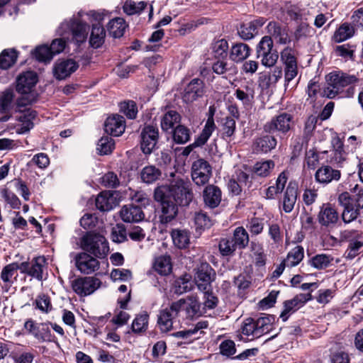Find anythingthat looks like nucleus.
Instances as JSON below:
<instances>
[{
	"mask_svg": "<svg viewBox=\"0 0 363 363\" xmlns=\"http://www.w3.org/2000/svg\"><path fill=\"white\" fill-rule=\"evenodd\" d=\"M36 111L31 109H27L22 113L18 118V121L21 123L17 128V133L23 134L32 129L33 127V121L36 117Z\"/></svg>",
	"mask_w": 363,
	"mask_h": 363,
	"instance_id": "obj_27",
	"label": "nucleus"
},
{
	"mask_svg": "<svg viewBox=\"0 0 363 363\" xmlns=\"http://www.w3.org/2000/svg\"><path fill=\"white\" fill-rule=\"evenodd\" d=\"M45 264V259L44 257H37L30 262H23L19 263L20 272L26 274L39 281L43 279V267Z\"/></svg>",
	"mask_w": 363,
	"mask_h": 363,
	"instance_id": "obj_17",
	"label": "nucleus"
},
{
	"mask_svg": "<svg viewBox=\"0 0 363 363\" xmlns=\"http://www.w3.org/2000/svg\"><path fill=\"white\" fill-rule=\"evenodd\" d=\"M125 28L126 23L125 20L119 17L112 19L107 25L108 33L115 38L123 36Z\"/></svg>",
	"mask_w": 363,
	"mask_h": 363,
	"instance_id": "obj_36",
	"label": "nucleus"
},
{
	"mask_svg": "<svg viewBox=\"0 0 363 363\" xmlns=\"http://www.w3.org/2000/svg\"><path fill=\"white\" fill-rule=\"evenodd\" d=\"M235 121L232 116H227L222 123V134L223 137H231L235 130Z\"/></svg>",
	"mask_w": 363,
	"mask_h": 363,
	"instance_id": "obj_55",
	"label": "nucleus"
},
{
	"mask_svg": "<svg viewBox=\"0 0 363 363\" xmlns=\"http://www.w3.org/2000/svg\"><path fill=\"white\" fill-rule=\"evenodd\" d=\"M181 121L180 114L173 110L167 111L161 118V128L165 131H172Z\"/></svg>",
	"mask_w": 363,
	"mask_h": 363,
	"instance_id": "obj_29",
	"label": "nucleus"
},
{
	"mask_svg": "<svg viewBox=\"0 0 363 363\" xmlns=\"http://www.w3.org/2000/svg\"><path fill=\"white\" fill-rule=\"evenodd\" d=\"M363 247V241L351 240L348 247L345 252L344 257L347 259H352L359 255V250Z\"/></svg>",
	"mask_w": 363,
	"mask_h": 363,
	"instance_id": "obj_54",
	"label": "nucleus"
},
{
	"mask_svg": "<svg viewBox=\"0 0 363 363\" xmlns=\"http://www.w3.org/2000/svg\"><path fill=\"white\" fill-rule=\"evenodd\" d=\"M153 268L160 275L167 276L169 274L172 269L170 256L164 255L157 257L154 262Z\"/></svg>",
	"mask_w": 363,
	"mask_h": 363,
	"instance_id": "obj_34",
	"label": "nucleus"
},
{
	"mask_svg": "<svg viewBox=\"0 0 363 363\" xmlns=\"http://www.w3.org/2000/svg\"><path fill=\"white\" fill-rule=\"evenodd\" d=\"M250 47L243 43L233 45L230 49V58L235 62H241L250 55Z\"/></svg>",
	"mask_w": 363,
	"mask_h": 363,
	"instance_id": "obj_30",
	"label": "nucleus"
},
{
	"mask_svg": "<svg viewBox=\"0 0 363 363\" xmlns=\"http://www.w3.org/2000/svg\"><path fill=\"white\" fill-rule=\"evenodd\" d=\"M13 97L14 94L12 90L7 89L2 92L0 96V113H5L11 109Z\"/></svg>",
	"mask_w": 363,
	"mask_h": 363,
	"instance_id": "obj_45",
	"label": "nucleus"
},
{
	"mask_svg": "<svg viewBox=\"0 0 363 363\" xmlns=\"http://www.w3.org/2000/svg\"><path fill=\"white\" fill-rule=\"evenodd\" d=\"M212 175V168L204 159H198L191 165V178L197 186L207 184Z\"/></svg>",
	"mask_w": 363,
	"mask_h": 363,
	"instance_id": "obj_9",
	"label": "nucleus"
},
{
	"mask_svg": "<svg viewBox=\"0 0 363 363\" xmlns=\"http://www.w3.org/2000/svg\"><path fill=\"white\" fill-rule=\"evenodd\" d=\"M277 139L272 135H264L257 138L253 143L254 150L256 152L267 153L274 149L277 145Z\"/></svg>",
	"mask_w": 363,
	"mask_h": 363,
	"instance_id": "obj_26",
	"label": "nucleus"
},
{
	"mask_svg": "<svg viewBox=\"0 0 363 363\" xmlns=\"http://www.w3.org/2000/svg\"><path fill=\"white\" fill-rule=\"evenodd\" d=\"M121 111L130 119L136 118L138 108L136 103L133 101H124L121 104Z\"/></svg>",
	"mask_w": 363,
	"mask_h": 363,
	"instance_id": "obj_52",
	"label": "nucleus"
},
{
	"mask_svg": "<svg viewBox=\"0 0 363 363\" xmlns=\"http://www.w3.org/2000/svg\"><path fill=\"white\" fill-rule=\"evenodd\" d=\"M274 320V318L272 315L262 316L255 320L257 324L256 337H259L269 332Z\"/></svg>",
	"mask_w": 363,
	"mask_h": 363,
	"instance_id": "obj_41",
	"label": "nucleus"
},
{
	"mask_svg": "<svg viewBox=\"0 0 363 363\" xmlns=\"http://www.w3.org/2000/svg\"><path fill=\"white\" fill-rule=\"evenodd\" d=\"M340 176V171L335 169L329 165H325L316 171L315 179L318 183L329 184L333 181H338Z\"/></svg>",
	"mask_w": 363,
	"mask_h": 363,
	"instance_id": "obj_24",
	"label": "nucleus"
},
{
	"mask_svg": "<svg viewBox=\"0 0 363 363\" xmlns=\"http://www.w3.org/2000/svg\"><path fill=\"white\" fill-rule=\"evenodd\" d=\"M75 265L81 273L90 274L99 269L100 263L96 257L84 252L76 255Z\"/></svg>",
	"mask_w": 363,
	"mask_h": 363,
	"instance_id": "obj_18",
	"label": "nucleus"
},
{
	"mask_svg": "<svg viewBox=\"0 0 363 363\" xmlns=\"http://www.w3.org/2000/svg\"><path fill=\"white\" fill-rule=\"evenodd\" d=\"M241 330L243 335L256 337L257 324L255 320L251 318H247L243 322Z\"/></svg>",
	"mask_w": 363,
	"mask_h": 363,
	"instance_id": "obj_59",
	"label": "nucleus"
},
{
	"mask_svg": "<svg viewBox=\"0 0 363 363\" xmlns=\"http://www.w3.org/2000/svg\"><path fill=\"white\" fill-rule=\"evenodd\" d=\"M185 303L186 301L184 299H180L172 303L169 308L160 311L157 317V325L161 332L167 333L172 330L174 319L178 316Z\"/></svg>",
	"mask_w": 363,
	"mask_h": 363,
	"instance_id": "obj_7",
	"label": "nucleus"
},
{
	"mask_svg": "<svg viewBox=\"0 0 363 363\" xmlns=\"http://www.w3.org/2000/svg\"><path fill=\"white\" fill-rule=\"evenodd\" d=\"M303 247L298 245L289 252L284 260L286 262L287 267H292L297 265L303 259Z\"/></svg>",
	"mask_w": 363,
	"mask_h": 363,
	"instance_id": "obj_44",
	"label": "nucleus"
},
{
	"mask_svg": "<svg viewBox=\"0 0 363 363\" xmlns=\"http://www.w3.org/2000/svg\"><path fill=\"white\" fill-rule=\"evenodd\" d=\"M125 121L123 116L114 114L106 118L104 123L105 132L112 136L118 137L125 131Z\"/></svg>",
	"mask_w": 363,
	"mask_h": 363,
	"instance_id": "obj_20",
	"label": "nucleus"
},
{
	"mask_svg": "<svg viewBox=\"0 0 363 363\" xmlns=\"http://www.w3.org/2000/svg\"><path fill=\"white\" fill-rule=\"evenodd\" d=\"M281 61L284 65V82L286 86L298 74L297 60L291 48H285L280 53Z\"/></svg>",
	"mask_w": 363,
	"mask_h": 363,
	"instance_id": "obj_11",
	"label": "nucleus"
},
{
	"mask_svg": "<svg viewBox=\"0 0 363 363\" xmlns=\"http://www.w3.org/2000/svg\"><path fill=\"white\" fill-rule=\"evenodd\" d=\"M171 236L174 245L179 249H185L190 244V232L186 229H173Z\"/></svg>",
	"mask_w": 363,
	"mask_h": 363,
	"instance_id": "obj_28",
	"label": "nucleus"
},
{
	"mask_svg": "<svg viewBox=\"0 0 363 363\" xmlns=\"http://www.w3.org/2000/svg\"><path fill=\"white\" fill-rule=\"evenodd\" d=\"M274 167V162L269 160L262 162H257L253 168L254 172L259 176L267 177L271 169Z\"/></svg>",
	"mask_w": 363,
	"mask_h": 363,
	"instance_id": "obj_50",
	"label": "nucleus"
},
{
	"mask_svg": "<svg viewBox=\"0 0 363 363\" xmlns=\"http://www.w3.org/2000/svg\"><path fill=\"white\" fill-rule=\"evenodd\" d=\"M88 28V25L79 17H72L61 23L59 33L62 35L71 34L72 41L79 45L87 38Z\"/></svg>",
	"mask_w": 363,
	"mask_h": 363,
	"instance_id": "obj_5",
	"label": "nucleus"
},
{
	"mask_svg": "<svg viewBox=\"0 0 363 363\" xmlns=\"http://www.w3.org/2000/svg\"><path fill=\"white\" fill-rule=\"evenodd\" d=\"M253 26L250 22L242 23L238 30L240 37L245 40L252 39L257 33Z\"/></svg>",
	"mask_w": 363,
	"mask_h": 363,
	"instance_id": "obj_57",
	"label": "nucleus"
},
{
	"mask_svg": "<svg viewBox=\"0 0 363 363\" xmlns=\"http://www.w3.org/2000/svg\"><path fill=\"white\" fill-rule=\"evenodd\" d=\"M354 33V27L349 23H344L335 31L332 39L334 42L340 43L351 38Z\"/></svg>",
	"mask_w": 363,
	"mask_h": 363,
	"instance_id": "obj_33",
	"label": "nucleus"
},
{
	"mask_svg": "<svg viewBox=\"0 0 363 363\" xmlns=\"http://www.w3.org/2000/svg\"><path fill=\"white\" fill-rule=\"evenodd\" d=\"M298 196V185L294 182H290L286 187L283 199V209L286 213H290L294 209Z\"/></svg>",
	"mask_w": 363,
	"mask_h": 363,
	"instance_id": "obj_25",
	"label": "nucleus"
},
{
	"mask_svg": "<svg viewBox=\"0 0 363 363\" xmlns=\"http://www.w3.org/2000/svg\"><path fill=\"white\" fill-rule=\"evenodd\" d=\"M106 30L100 23H95L92 25L89 44L93 48H100L105 41Z\"/></svg>",
	"mask_w": 363,
	"mask_h": 363,
	"instance_id": "obj_31",
	"label": "nucleus"
},
{
	"mask_svg": "<svg viewBox=\"0 0 363 363\" xmlns=\"http://www.w3.org/2000/svg\"><path fill=\"white\" fill-rule=\"evenodd\" d=\"M154 199L161 206V222L167 223L178 214V206H187L194 199L191 184L187 179L176 178L169 185L155 188Z\"/></svg>",
	"mask_w": 363,
	"mask_h": 363,
	"instance_id": "obj_1",
	"label": "nucleus"
},
{
	"mask_svg": "<svg viewBox=\"0 0 363 363\" xmlns=\"http://www.w3.org/2000/svg\"><path fill=\"white\" fill-rule=\"evenodd\" d=\"M33 55L38 61L45 63L50 62L53 57L50 48L47 45H41L36 48Z\"/></svg>",
	"mask_w": 363,
	"mask_h": 363,
	"instance_id": "obj_47",
	"label": "nucleus"
},
{
	"mask_svg": "<svg viewBox=\"0 0 363 363\" xmlns=\"http://www.w3.org/2000/svg\"><path fill=\"white\" fill-rule=\"evenodd\" d=\"M318 221L322 228L328 230L333 229L340 223L339 213L331 204L325 203L320 208Z\"/></svg>",
	"mask_w": 363,
	"mask_h": 363,
	"instance_id": "obj_13",
	"label": "nucleus"
},
{
	"mask_svg": "<svg viewBox=\"0 0 363 363\" xmlns=\"http://www.w3.org/2000/svg\"><path fill=\"white\" fill-rule=\"evenodd\" d=\"M283 76V71L281 67H274L272 70L266 76V85L267 87L275 85Z\"/></svg>",
	"mask_w": 363,
	"mask_h": 363,
	"instance_id": "obj_60",
	"label": "nucleus"
},
{
	"mask_svg": "<svg viewBox=\"0 0 363 363\" xmlns=\"http://www.w3.org/2000/svg\"><path fill=\"white\" fill-rule=\"evenodd\" d=\"M79 65L72 59L58 60L53 67L54 77L59 80L65 79L74 72Z\"/></svg>",
	"mask_w": 363,
	"mask_h": 363,
	"instance_id": "obj_19",
	"label": "nucleus"
},
{
	"mask_svg": "<svg viewBox=\"0 0 363 363\" xmlns=\"http://www.w3.org/2000/svg\"><path fill=\"white\" fill-rule=\"evenodd\" d=\"M101 179V184L106 188L115 189L120 185L117 175L113 172L105 174Z\"/></svg>",
	"mask_w": 363,
	"mask_h": 363,
	"instance_id": "obj_56",
	"label": "nucleus"
},
{
	"mask_svg": "<svg viewBox=\"0 0 363 363\" xmlns=\"http://www.w3.org/2000/svg\"><path fill=\"white\" fill-rule=\"evenodd\" d=\"M212 49L216 57L224 59L228 55V41L225 39L217 40L213 43Z\"/></svg>",
	"mask_w": 363,
	"mask_h": 363,
	"instance_id": "obj_51",
	"label": "nucleus"
},
{
	"mask_svg": "<svg viewBox=\"0 0 363 363\" xmlns=\"http://www.w3.org/2000/svg\"><path fill=\"white\" fill-rule=\"evenodd\" d=\"M161 171L155 166L149 165L145 167L141 172L140 177L143 182L151 184L157 181L161 176Z\"/></svg>",
	"mask_w": 363,
	"mask_h": 363,
	"instance_id": "obj_40",
	"label": "nucleus"
},
{
	"mask_svg": "<svg viewBox=\"0 0 363 363\" xmlns=\"http://www.w3.org/2000/svg\"><path fill=\"white\" fill-rule=\"evenodd\" d=\"M339 204L343 208L341 218L344 223H350L356 220L363 210V187L357 184L353 188L352 194L343 192L337 199Z\"/></svg>",
	"mask_w": 363,
	"mask_h": 363,
	"instance_id": "obj_2",
	"label": "nucleus"
},
{
	"mask_svg": "<svg viewBox=\"0 0 363 363\" xmlns=\"http://www.w3.org/2000/svg\"><path fill=\"white\" fill-rule=\"evenodd\" d=\"M222 192L220 189L213 184L205 187L203 191V200L206 206L215 208L221 202Z\"/></svg>",
	"mask_w": 363,
	"mask_h": 363,
	"instance_id": "obj_21",
	"label": "nucleus"
},
{
	"mask_svg": "<svg viewBox=\"0 0 363 363\" xmlns=\"http://www.w3.org/2000/svg\"><path fill=\"white\" fill-rule=\"evenodd\" d=\"M17 270H20L18 262H13L6 265L1 273V278L4 282H12V277L16 274Z\"/></svg>",
	"mask_w": 363,
	"mask_h": 363,
	"instance_id": "obj_48",
	"label": "nucleus"
},
{
	"mask_svg": "<svg viewBox=\"0 0 363 363\" xmlns=\"http://www.w3.org/2000/svg\"><path fill=\"white\" fill-rule=\"evenodd\" d=\"M114 206V198L110 191H102L96 199V206L101 211H108Z\"/></svg>",
	"mask_w": 363,
	"mask_h": 363,
	"instance_id": "obj_35",
	"label": "nucleus"
},
{
	"mask_svg": "<svg viewBox=\"0 0 363 363\" xmlns=\"http://www.w3.org/2000/svg\"><path fill=\"white\" fill-rule=\"evenodd\" d=\"M250 250L255 258V264L259 267L264 266L266 263V255L262 244L258 242L252 241Z\"/></svg>",
	"mask_w": 363,
	"mask_h": 363,
	"instance_id": "obj_43",
	"label": "nucleus"
},
{
	"mask_svg": "<svg viewBox=\"0 0 363 363\" xmlns=\"http://www.w3.org/2000/svg\"><path fill=\"white\" fill-rule=\"evenodd\" d=\"M149 315L144 311L136 315L132 323V330L135 333L145 332L148 327Z\"/></svg>",
	"mask_w": 363,
	"mask_h": 363,
	"instance_id": "obj_42",
	"label": "nucleus"
},
{
	"mask_svg": "<svg viewBox=\"0 0 363 363\" xmlns=\"http://www.w3.org/2000/svg\"><path fill=\"white\" fill-rule=\"evenodd\" d=\"M194 220L199 228H208L212 225L211 220L206 213L199 212L196 213Z\"/></svg>",
	"mask_w": 363,
	"mask_h": 363,
	"instance_id": "obj_63",
	"label": "nucleus"
},
{
	"mask_svg": "<svg viewBox=\"0 0 363 363\" xmlns=\"http://www.w3.org/2000/svg\"><path fill=\"white\" fill-rule=\"evenodd\" d=\"M38 82L35 72L28 71L18 76L17 79L16 91L21 94L31 92V89Z\"/></svg>",
	"mask_w": 363,
	"mask_h": 363,
	"instance_id": "obj_22",
	"label": "nucleus"
},
{
	"mask_svg": "<svg viewBox=\"0 0 363 363\" xmlns=\"http://www.w3.org/2000/svg\"><path fill=\"white\" fill-rule=\"evenodd\" d=\"M140 148L145 155L150 154L158 142V129L152 125L144 127L140 133Z\"/></svg>",
	"mask_w": 363,
	"mask_h": 363,
	"instance_id": "obj_16",
	"label": "nucleus"
},
{
	"mask_svg": "<svg viewBox=\"0 0 363 363\" xmlns=\"http://www.w3.org/2000/svg\"><path fill=\"white\" fill-rule=\"evenodd\" d=\"M101 281L94 277H79L71 283L72 290L79 296H86L94 293L101 285Z\"/></svg>",
	"mask_w": 363,
	"mask_h": 363,
	"instance_id": "obj_10",
	"label": "nucleus"
},
{
	"mask_svg": "<svg viewBox=\"0 0 363 363\" xmlns=\"http://www.w3.org/2000/svg\"><path fill=\"white\" fill-rule=\"evenodd\" d=\"M114 140L108 137H102L97 143V150L100 155L110 154L114 148Z\"/></svg>",
	"mask_w": 363,
	"mask_h": 363,
	"instance_id": "obj_46",
	"label": "nucleus"
},
{
	"mask_svg": "<svg viewBox=\"0 0 363 363\" xmlns=\"http://www.w3.org/2000/svg\"><path fill=\"white\" fill-rule=\"evenodd\" d=\"M127 235L125 226L123 224H117L112 229L111 240L114 242L121 243L127 240Z\"/></svg>",
	"mask_w": 363,
	"mask_h": 363,
	"instance_id": "obj_53",
	"label": "nucleus"
},
{
	"mask_svg": "<svg viewBox=\"0 0 363 363\" xmlns=\"http://www.w3.org/2000/svg\"><path fill=\"white\" fill-rule=\"evenodd\" d=\"M173 141L177 144H186L191 140V130L184 125L178 124L171 131Z\"/></svg>",
	"mask_w": 363,
	"mask_h": 363,
	"instance_id": "obj_32",
	"label": "nucleus"
},
{
	"mask_svg": "<svg viewBox=\"0 0 363 363\" xmlns=\"http://www.w3.org/2000/svg\"><path fill=\"white\" fill-rule=\"evenodd\" d=\"M120 216L121 219L126 223H138L145 218L142 208L135 205L123 206L120 211Z\"/></svg>",
	"mask_w": 363,
	"mask_h": 363,
	"instance_id": "obj_23",
	"label": "nucleus"
},
{
	"mask_svg": "<svg viewBox=\"0 0 363 363\" xmlns=\"http://www.w3.org/2000/svg\"><path fill=\"white\" fill-rule=\"evenodd\" d=\"M359 81V78L354 74L341 71L332 72L325 76V86L322 94L328 99H333L342 94L347 86H349L348 91L353 90L352 86Z\"/></svg>",
	"mask_w": 363,
	"mask_h": 363,
	"instance_id": "obj_3",
	"label": "nucleus"
},
{
	"mask_svg": "<svg viewBox=\"0 0 363 363\" xmlns=\"http://www.w3.org/2000/svg\"><path fill=\"white\" fill-rule=\"evenodd\" d=\"M216 279V272L207 262H202L198 267L195 281L199 290L201 291H209L211 283Z\"/></svg>",
	"mask_w": 363,
	"mask_h": 363,
	"instance_id": "obj_12",
	"label": "nucleus"
},
{
	"mask_svg": "<svg viewBox=\"0 0 363 363\" xmlns=\"http://www.w3.org/2000/svg\"><path fill=\"white\" fill-rule=\"evenodd\" d=\"M293 116L286 112L274 116L264 125V131L277 135H286L291 129Z\"/></svg>",
	"mask_w": 363,
	"mask_h": 363,
	"instance_id": "obj_8",
	"label": "nucleus"
},
{
	"mask_svg": "<svg viewBox=\"0 0 363 363\" xmlns=\"http://www.w3.org/2000/svg\"><path fill=\"white\" fill-rule=\"evenodd\" d=\"M79 222L82 228L89 230L96 226L98 219L94 214L86 213L82 217Z\"/></svg>",
	"mask_w": 363,
	"mask_h": 363,
	"instance_id": "obj_64",
	"label": "nucleus"
},
{
	"mask_svg": "<svg viewBox=\"0 0 363 363\" xmlns=\"http://www.w3.org/2000/svg\"><path fill=\"white\" fill-rule=\"evenodd\" d=\"M216 127L213 119V113H212L208 118L201 133L195 139L194 142L184 147L182 151V155L188 156L194 148L204 145L211 136L213 132L215 130Z\"/></svg>",
	"mask_w": 363,
	"mask_h": 363,
	"instance_id": "obj_14",
	"label": "nucleus"
},
{
	"mask_svg": "<svg viewBox=\"0 0 363 363\" xmlns=\"http://www.w3.org/2000/svg\"><path fill=\"white\" fill-rule=\"evenodd\" d=\"M81 247L86 252L98 259L105 258L109 252L108 241L99 233H87L82 238Z\"/></svg>",
	"mask_w": 363,
	"mask_h": 363,
	"instance_id": "obj_4",
	"label": "nucleus"
},
{
	"mask_svg": "<svg viewBox=\"0 0 363 363\" xmlns=\"http://www.w3.org/2000/svg\"><path fill=\"white\" fill-rule=\"evenodd\" d=\"M287 175L285 172H282L277 179L275 186H270L266 191V195L268 199H274V196L280 194L284 190L287 182Z\"/></svg>",
	"mask_w": 363,
	"mask_h": 363,
	"instance_id": "obj_39",
	"label": "nucleus"
},
{
	"mask_svg": "<svg viewBox=\"0 0 363 363\" xmlns=\"http://www.w3.org/2000/svg\"><path fill=\"white\" fill-rule=\"evenodd\" d=\"M234 245L238 249H244L249 243V235L243 227H238L231 237Z\"/></svg>",
	"mask_w": 363,
	"mask_h": 363,
	"instance_id": "obj_38",
	"label": "nucleus"
},
{
	"mask_svg": "<svg viewBox=\"0 0 363 363\" xmlns=\"http://www.w3.org/2000/svg\"><path fill=\"white\" fill-rule=\"evenodd\" d=\"M36 308L40 310L42 312L48 313L52 308V304L50 298L46 295H41L37 297L35 299Z\"/></svg>",
	"mask_w": 363,
	"mask_h": 363,
	"instance_id": "obj_61",
	"label": "nucleus"
},
{
	"mask_svg": "<svg viewBox=\"0 0 363 363\" xmlns=\"http://www.w3.org/2000/svg\"><path fill=\"white\" fill-rule=\"evenodd\" d=\"M332 260L333 258L330 256L322 254L313 257L311 260V263L315 268L323 269L326 268Z\"/></svg>",
	"mask_w": 363,
	"mask_h": 363,
	"instance_id": "obj_58",
	"label": "nucleus"
},
{
	"mask_svg": "<svg viewBox=\"0 0 363 363\" xmlns=\"http://www.w3.org/2000/svg\"><path fill=\"white\" fill-rule=\"evenodd\" d=\"M219 348L220 354L226 357H230L236 352L235 344L230 340L223 341L220 343Z\"/></svg>",
	"mask_w": 363,
	"mask_h": 363,
	"instance_id": "obj_62",
	"label": "nucleus"
},
{
	"mask_svg": "<svg viewBox=\"0 0 363 363\" xmlns=\"http://www.w3.org/2000/svg\"><path fill=\"white\" fill-rule=\"evenodd\" d=\"M218 248L223 256L232 255L237 249L231 238H222L219 242Z\"/></svg>",
	"mask_w": 363,
	"mask_h": 363,
	"instance_id": "obj_49",
	"label": "nucleus"
},
{
	"mask_svg": "<svg viewBox=\"0 0 363 363\" xmlns=\"http://www.w3.org/2000/svg\"><path fill=\"white\" fill-rule=\"evenodd\" d=\"M206 92L203 81L199 78L193 79L184 88L182 100L186 104H191L203 97Z\"/></svg>",
	"mask_w": 363,
	"mask_h": 363,
	"instance_id": "obj_15",
	"label": "nucleus"
},
{
	"mask_svg": "<svg viewBox=\"0 0 363 363\" xmlns=\"http://www.w3.org/2000/svg\"><path fill=\"white\" fill-rule=\"evenodd\" d=\"M273 40L271 37L264 36L256 47V56L261 59V63L267 67H272L277 63L279 55L276 50L273 49Z\"/></svg>",
	"mask_w": 363,
	"mask_h": 363,
	"instance_id": "obj_6",
	"label": "nucleus"
},
{
	"mask_svg": "<svg viewBox=\"0 0 363 363\" xmlns=\"http://www.w3.org/2000/svg\"><path fill=\"white\" fill-rule=\"evenodd\" d=\"M18 58V52L14 48L4 50L0 54V68L7 69L12 67Z\"/></svg>",
	"mask_w": 363,
	"mask_h": 363,
	"instance_id": "obj_37",
	"label": "nucleus"
}]
</instances>
